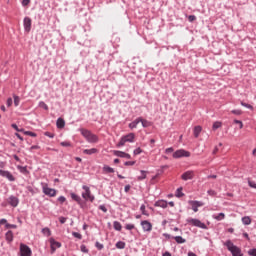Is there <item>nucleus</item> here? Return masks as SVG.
Returning <instances> with one entry per match:
<instances>
[{
	"mask_svg": "<svg viewBox=\"0 0 256 256\" xmlns=\"http://www.w3.org/2000/svg\"><path fill=\"white\" fill-rule=\"evenodd\" d=\"M79 132L81 133L82 137L86 139L88 143H99V136H97V134H93L91 130H87L85 128H79Z\"/></svg>",
	"mask_w": 256,
	"mask_h": 256,
	"instance_id": "nucleus-1",
	"label": "nucleus"
},
{
	"mask_svg": "<svg viewBox=\"0 0 256 256\" xmlns=\"http://www.w3.org/2000/svg\"><path fill=\"white\" fill-rule=\"evenodd\" d=\"M113 155H115V157H120L121 159H131V154L121 150H113Z\"/></svg>",
	"mask_w": 256,
	"mask_h": 256,
	"instance_id": "nucleus-16",
	"label": "nucleus"
},
{
	"mask_svg": "<svg viewBox=\"0 0 256 256\" xmlns=\"http://www.w3.org/2000/svg\"><path fill=\"white\" fill-rule=\"evenodd\" d=\"M213 219H215L216 221H223V219H225V213L220 212L218 214H214Z\"/></svg>",
	"mask_w": 256,
	"mask_h": 256,
	"instance_id": "nucleus-29",
	"label": "nucleus"
},
{
	"mask_svg": "<svg viewBox=\"0 0 256 256\" xmlns=\"http://www.w3.org/2000/svg\"><path fill=\"white\" fill-rule=\"evenodd\" d=\"M207 194L210 196V197H217V191L213 190V189H210L207 191Z\"/></svg>",
	"mask_w": 256,
	"mask_h": 256,
	"instance_id": "nucleus-43",
	"label": "nucleus"
},
{
	"mask_svg": "<svg viewBox=\"0 0 256 256\" xmlns=\"http://www.w3.org/2000/svg\"><path fill=\"white\" fill-rule=\"evenodd\" d=\"M194 177H195V172L193 170H188L181 175V180L189 181V180L193 179Z\"/></svg>",
	"mask_w": 256,
	"mask_h": 256,
	"instance_id": "nucleus-15",
	"label": "nucleus"
},
{
	"mask_svg": "<svg viewBox=\"0 0 256 256\" xmlns=\"http://www.w3.org/2000/svg\"><path fill=\"white\" fill-rule=\"evenodd\" d=\"M248 255L256 256V248H252V249L248 250Z\"/></svg>",
	"mask_w": 256,
	"mask_h": 256,
	"instance_id": "nucleus-57",
	"label": "nucleus"
},
{
	"mask_svg": "<svg viewBox=\"0 0 256 256\" xmlns=\"http://www.w3.org/2000/svg\"><path fill=\"white\" fill-rule=\"evenodd\" d=\"M102 171L103 173H115V169L111 168L109 165H104Z\"/></svg>",
	"mask_w": 256,
	"mask_h": 256,
	"instance_id": "nucleus-31",
	"label": "nucleus"
},
{
	"mask_svg": "<svg viewBox=\"0 0 256 256\" xmlns=\"http://www.w3.org/2000/svg\"><path fill=\"white\" fill-rule=\"evenodd\" d=\"M233 123L239 125V129H243V121L234 119Z\"/></svg>",
	"mask_w": 256,
	"mask_h": 256,
	"instance_id": "nucleus-47",
	"label": "nucleus"
},
{
	"mask_svg": "<svg viewBox=\"0 0 256 256\" xmlns=\"http://www.w3.org/2000/svg\"><path fill=\"white\" fill-rule=\"evenodd\" d=\"M6 229H17V225L16 224H6Z\"/></svg>",
	"mask_w": 256,
	"mask_h": 256,
	"instance_id": "nucleus-59",
	"label": "nucleus"
},
{
	"mask_svg": "<svg viewBox=\"0 0 256 256\" xmlns=\"http://www.w3.org/2000/svg\"><path fill=\"white\" fill-rule=\"evenodd\" d=\"M77 9L76 11H85L89 5V2L81 1V2H76Z\"/></svg>",
	"mask_w": 256,
	"mask_h": 256,
	"instance_id": "nucleus-20",
	"label": "nucleus"
},
{
	"mask_svg": "<svg viewBox=\"0 0 256 256\" xmlns=\"http://www.w3.org/2000/svg\"><path fill=\"white\" fill-rule=\"evenodd\" d=\"M38 107H40L41 109H44V111H47L49 109V106L43 101L39 102Z\"/></svg>",
	"mask_w": 256,
	"mask_h": 256,
	"instance_id": "nucleus-40",
	"label": "nucleus"
},
{
	"mask_svg": "<svg viewBox=\"0 0 256 256\" xmlns=\"http://www.w3.org/2000/svg\"><path fill=\"white\" fill-rule=\"evenodd\" d=\"M224 247H226V249L228 251L231 252L232 256H243V252L241 251V249L239 248V246L235 245L233 243V241H231V239L226 240L223 243Z\"/></svg>",
	"mask_w": 256,
	"mask_h": 256,
	"instance_id": "nucleus-2",
	"label": "nucleus"
},
{
	"mask_svg": "<svg viewBox=\"0 0 256 256\" xmlns=\"http://www.w3.org/2000/svg\"><path fill=\"white\" fill-rule=\"evenodd\" d=\"M13 99H14V105L15 107H19V103H21V98L17 95H13Z\"/></svg>",
	"mask_w": 256,
	"mask_h": 256,
	"instance_id": "nucleus-38",
	"label": "nucleus"
},
{
	"mask_svg": "<svg viewBox=\"0 0 256 256\" xmlns=\"http://www.w3.org/2000/svg\"><path fill=\"white\" fill-rule=\"evenodd\" d=\"M6 105H7V107H11V105H13V98H11V97L7 98Z\"/></svg>",
	"mask_w": 256,
	"mask_h": 256,
	"instance_id": "nucleus-56",
	"label": "nucleus"
},
{
	"mask_svg": "<svg viewBox=\"0 0 256 256\" xmlns=\"http://www.w3.org/2000/svg\"><path fill=\"white\" fill-rule=\"evenodd\" d=\"M242 107H246V109H250V111H253V105L247 104L245 102H241Z\"/></svg>",
	"mask_w": 256,
	"mask_h": 256,
	"instance_id": "nucleus-45",
	"label": "nucleus"
},
{
	"mask_svg": "<svg viewBox=\"0 0 256 256\" xmlns=\"http://www.w3.org/2000/svg\"><path fill=\"white\" fill-rule=\"evenodd\" d=\"M0 177H3L4 179H8L11 183L16 181L15 176L9 170H2L0 169Z\"/></svg>",
	"mask_w": 256,
	"mask_h": 256,
	"instance_id": "nucleus-10",
	"label": "nucleus"
},
{
	"mask_svg": "<svg viewBox=\"0 0 256 256\" xmlns=\"http://www.w3.org/2000/svg\"><path fill=\"white\" fill-rule=\"evenodd\" d=\"M42 193L47 197H57V190L54 188H49V184L41 183Z\"/></svg>",
	"mask_w": 256,
	"mask_h": 256,
	"instance_id": "nucleus-4",
	"label": "nucleus"
},
{
	"mask_svg": "<svg viewBox=\"0 0 256 256\" xmlns=\"http://www.w3.org/2000/svg\"><path fill=\"white\" fill-rule=\"evenodd\" d=\"M83 153L84 155H95V153H99V150L97 148L84 149Z\"/></svg>",
	"mask_w": 256,
	"mask_h": 256,
	"instance_id": "nucleus-24",
	"label": "nucleus"
},
{
	"mask_svg": "<svg viewBox=\"0 0 256 256\" xmlns=\"http://www.w3.org/2000/svg\"><path fill=\"white\" fill-rule=\"evenodd\" d=\"M70 197H71L72 201H75L81 209L84 208V203H83V199H81V196H79L75 192H70Z\"/></svg>",
	"mask_w": 256,
	"mask_h": 256,
	"instance_id": "nucleus-12",
	"label": "nucleus"
},
{
	"mask_svg": "<svg viewBox=\"0 0 256 256\" xmlns=\"http://www.w3.org/2000/svg\"><path fill=\"white\" fill-rule=\"evenodd\" d=\"M15 239V235L13 234L12 230H8L5 233V241L8 243V245H11L13 243V240Z\"/></svg>",
	"mask_w": 256,
	"mask_h": 256,
	"instance_id": "nucleus-18",
	"label": "nucleus"
},
{
	"mask_svg": "<svg viewBox=\"0 0 256 256\" xmlns=\"http://www.w3.org/2000/svg\"><path fill=\"white\" fill-rule=\"evenodd\" d=\"M188 203L189 205H191L192 211H194V213H197V211H199V207H203V205H205V203L198 200H190Z\"/></svg>",
	"mask_w": 256,
	"mask_h": 256,
	"instance_id": "nucleus-11",
	"label": "nucleus"
},
{
	"mask_svg": "<svg viewBox=\"0 0 256 256\" xmlns=\"http://www.w3.org/2000/svg\"><path fill=\"white\" fill-rule=\"evenodd\" d=\"M141 153H143V149H141V147H138L133 151V155L135 156L141 155Z\"/></svg>",
	"mask_w": 256,
	"mask_h": 256,
	"instance_id": "nucleus-46",
	"label": "nucleus"
},
{
	"mask_svg": "<svg viewBox=\"0 0 256 256\" xmlns=\"http://www.w3.org/2000/svg\"><path fill=\"white\" fill-rule=\"evenodd\" d=\"M82 189L84 190V192H82V198H84L85 201L93 203V201H95V195L91 194V188L87 185H83Z\"/></svg>",
	"mask_w": 256,
	"mask_h": 256,
	"instance_id": "nucleus-5",
	"label": "nucleus"
},
{
	"mask_svg": "<svg viewBox=\"0 0 256 256\" xmlns=\"http://www.w3.org/2000/svg\"><path fill=\"white\" fill-rule=\"evenodd\" d=\"M172 239H174L178 245H183V243H187V240L183 238V236H172Z\"/></svg>",
	"mask_w": 256,
	"mask_h": 256,
	"instance_id": "nucleus-22",
	"label": "nucleus"
},
{
	"mask_svg": "<svg viewBox=\"0 0 256 256\" xmlns=\"http://www.w3.org/2000/svg\"><path fill=\"white\" fill-rule=\"evenodd\" d=\"M0 225H5V227H6L7 225H9V222H7V219L2 218V219H0Z\"/></svg>",
	"mask_w": 256,
	"mask_h": 256,
	"instance_id": "nucleus-61",
	"label": "nucleus"
},
{
	"mask_svg": "<svg viewBox=\"0 0 256 256\" xmlns=\"http://www.w3.org/2000/svg\"><path fill=\"white\" fill-rule=\"evenodd\" d=\"M26 189L29 193H31V195H35L36 193H39V189L33 188L32 186H27Z\"/></svg>",
	"mask_w": 256,
	"mask_h": 256,
	"instance_id": "nucleus-34",
	"label": "nucleus"
},
{
	"mask_svg": "<svg viewBox=\"0 0 256 256\" xmlns=\"http://www.w3.org/2000/svg\"><path fill=\"white\" fill-rule=\"evenodd\" d=\"M125 229H127V231H133V229H135V224H126Z\"/></svg>",
	"mask_w": 256,
	"mask_h": 256,
	"instance_id": "nucleus-53",
	"label": "nucleus"
},
{
	"mask_svg": "<svg viewBox=\"0 0 256 256\" xmlns=\"http://www.w3.org/2000/svg\"><path fill=\"white\" fill-rule=\"evenodd\" d=\"M95 247H96V249H98V251H102V249L105 248V246L102 243H100L99 241L95 242Z\"/></svg>",
	"mask_w": 256,
	"mask_h": 256,
	"instance_id": "nucleus-41",
	"label": "nucleus"
},
{
	"mask_svg": "<svg viewBox=\"0 0 256 256\" xmlns=\"http://www.w3.org/2000/svg\"><path fill=\"white\" fill-rule=\"evenodd\" d=\"M173 159H181L183 157H191V152L185 150V149H179L176 150L173 154H172Z\"/></svg>",
	"mask_w": 256,
	"mask_h": 256,
	"instance_id": "nucleus-7",
	"label": "nucleus"
},
{
	"mask_svg": "<svg viewBox=\"0 0 256 256\" xmlns=\"http://www.w3.org/2000/svg\"><path fill=\"white\" fill-rule=\"evenodd\" d=\"M125 242L123 241H118L116 244H115V247L116 249H125Z\"/></svg>",
	"mask_w": 256,
	"mask_h": 256,
	"instance_id": "nucleus-39",
	"label": "nucleus"
},
{
	"mask_svg": "<svg viewBox=\"0 0 256 256\" xmlns=\"http://www.w3.org/2000/svg\"><path fill=\"white\" fill-rule=\"evenodd\" d=\"M34 149H41V146H39V145H32V146L29 148V151H34Z\"/></svg>",
	"mask_w": 256,
	"mask_h": 256,
	"instance_id": "nucleus-64",
	"label": "nucleus"
},
{
	"mask_svg": "<svg viewBox=\"0 0 256 256\" xmlns=\"http://www.w3.org/2000/svg\"><path fill=\"white\" fill-rule=\"evenodd\" d=\"M58 220H59V223H61V225H65V223H67V217L65 216H60Z\"/></svg>",
	"mask_w": 256,
	"mask_h": 256,
	"instance_id": "nucleus-48",
	"label": "nucleus"
},
{
	"mask_svg": "<svg viewBox=\"0 0 256 256\" xmlns=\"http://www.w3.org/2000/svg\"><path fill=\"white\" fill-rule=\"evenodd\" d=\"M231 113L233 115H243V110H241V109H234V110H231Z\"/></svg>",
	"mask_w": 256,
	"mask_h": 256,
	"instance_id": "nucleus-44",
	"label": "nucleus"
},
{
	"mask_svg": "<svg viewBox=\"0 0 256 256\" xmlns=\"http://www.w3.org/2000/svg\"><path fill=\"white\" fill-rule=\"evenodd\" d=\"M41 233L43 235H46V237H51V229L49 227H45L41 230Z\"/></svg>",
	"mask_w": 256,
	"mask_h": 256,
	"instance_id": "nucleus-35",
	"label": "nucleus"
},
{
	"mask_svg": "<svg viewBox=\"0 0 256 256\" xmlns=\"http://www.w3.org/2000/svg\"><path fill=\"white\" fill-rule=\"evenodd\" d=\"M113 227H114L115 231H121V229H123V226L121 225V222H119V221H114Z\"/></svg>",
	"mask_w": 256,
	"mask_h": 256,
	"instance_id": "nucleus-33",
	"label": "nucleus"
},
{
	"mask_svg": "<svg viewBox=\"0 0 256 256\" xmlns=\"http://www.w3.org/2000/svg\"><path fill=\"white\" fill-rule=\"evenodd\" d=\"M57 129H63L65 127V119L59 117L56 121Z\"/></svg>",
	"mask_w": 256,
	"mask_h": 256,
	"instance_id": "nucleus-25",
	"label": "nucleus"
},
{
	"mask_svg": "<svg viewBox=\"0 0 256 256\" xmlns=\"http://www.w3.org/2000/svg\"><path fill=\"white\" fill-rule=\"evenodd\" d=\"M61 147H71V142L69 141H63L60 143Z\"/></svg>",
	"mask_w": 256,
	"mask_h": 256,
	"instance_id": "nucleus-55",
	"label": "nucleus"
},
{
	"mask_svg": "<svg viewBox=\"0 0 256 256\" xmlns=\"http://www.w3.org/2000/svg\"><path fill=\"white\" fill-rule=\"evenodd\" d=\"M44 135H45V137H49V139L55 138V133H53V132L46 131V132H44Z\"/></svg>",
	"mask_w": 256,
	"mask_h": 256,
	"instance_id": "nucleus-42",
	"label": "nucleus"
},
{
	"mask_svg": "<svg viewBox=\"0 0 256 256\" xmlns=\"http://www.w3.org/2000/svg\"><path fill=\"white\" fill-rule=\"evenodd\" d=\"M72 235L76 238V239H83V235H81V233L79 232H72Z\"/></svg>",
	"mask_w": 256,
	"mask_h": 256,
	"instance_id": "nucleus-52",
	"label": "nucleus"
},
{
	"mask_svg": "<svg viewBox=\"0 0 256 256\" xmlns=\"http://www.w3.org/2000/svg\"><path fill=\"white\" fill-rule=\"evenodd\" d=\"M136 161H126L124 162L125 167H133L135 165Z\"/></svg>",
	"mask_w": 256,
	"mask_h": 256,
	"instance_id": "nucleus-54",
	"label": "nucleus"
},
{
	"mask_svg": "<svg viewBox=\"0 0 256 256\" xmlns=\"http://www.w3.org/2000/svg\"><path fill=\"white\" fill-rule=\"evenodd\" d=\"M98 209H99L100 211H103V213H107V207L105 206V204L100 205V206L98 207Z\"/></svg>",
	"mask_w": 256,
	"mask_h": 256,
	"instance_id": "nucleus-58",
	"label": "nucleus"
},
{
	"mask_svg": "<svg viewBox=\"0 0 256 256\" xmlns=\"http://www.w3.org/2000/svg\"><path fill=\"white\" fill-rule=\"evenodd\" d=\"M33 255V251L27 244L21 243L20 244V256H31Z\"/></svg>",
	"mask_w": 256,
	"mask_h": 256,
	"instance_id": "nucleus-8",
	"label": "nucleus"
},
{
	"mask_svg": "<svg viewBox=\"0 0 256 256\" xmlns=\"http://www.w3.org/2000/svg\"><path fill=\"white\" fill-rule=\"evenodd\" d=\"M187 17H188L189 23H193V22L197 21V16H195V15H189Z\"/></svg>",
	"mask_w": 256,
	"mask_h": 256,
	"instance_id": "nucleus-50",
	"label": "nucleus"
},
{
	"mask_svg": "<svg viewBox=\"0 0 256 256\" xmlns=\"http://www.w3.org/2000/svg\"><path fill=\"white\" fill-rule=\"evenodd\" d=\"M248 185H249V187H251L252 189H256V183H255V181L249 180V181H248Z\"/></svg>",
	"mask_w": 256,
	"mask_h": 256,
	"instance_id": "nucleus-60",
	"label": "nucleus"
},
{
	"mask_svg": "<svg viewBox=\"0 0 256 256\" xmlns=\"http://www.w3.org/2000/svg\"><path fill=\"white\" fill-rule=\"evenodd\" d=\"M140 225L144 232H151L153 231V224L149 220H142Z\"/></svg>",
	"mask_w": 256,
	"mask_h": 256,
	"instance_id": "nucleus-13",
	"label": "nucleus"
},
{
	"mask_svg": "<svg viewBox=\"0 0 256 256\" xmlns=\"http://www.w3.org/2000/svg\"><path fill=\"white\" fill-rule=\"evenodd\" d=\"M201 131H203V127L199 125L194 127L193 135L196 139L199 137V135H201Z\"/></svg>",
	"mask_w": 256,
	"mask_h": 256,
	"instance_id": "nucleus-23",
	"label": "nucleus"
},
{
	"mask_svg": "<svg viewBox=\"0 0 256 256\" xmlns=\"http://www.w3.org/2000/svg\"><path fill=\"white\" fill-rule=\"evenodd\" d=\"M175 197L181 199V197H185V193H183V187H179L176 190Z\"/></svg>",
	"mask_w": 256,
	"mask_h": 256,
	"instance_id": "nucleus-30",
	"label": "nucleus"
},
{
	"mask_svg": "<svg viewBox=\"0 0 256 256\" xmlns=\"http://www.w3.org/2000/svg\"><path fill=\"white\" fill-rule=\"evenodd\" d=\"M223 127V123L221 121H216L212 125V130L217 131V129H221Z\"/></svg>",
	"mask_w": 256,
	"mask_h": 256,
	"instance_id": "nucleus-32",
	"label": "nucleus"
},
{
	"mask_svg": "<svg viewBox=\"0 0 256 256\" xmlns=\"http://www.w3.org/2000/svg\"><path fill=\"white\" fill-rule=\"evenodd\" d=\"M7 203L10 207H17L19 205V198L17 196H9Z\"/></svg>",
	"mask_w": 256,
	"mask_h": 256,
	"instance_id": "nucleus-17",
	"label": "nucleus"
},
{
	"mask_svg": "<svg viewBox=\"0 0 256 256\" xmlns=\"http://www.w3.org/2000/svg\"><path fill=\"white\" fill-rule=\"evenodd\" d=\"M140 118H136L134 121L128 124L129 129H137V124L140 123Z\"/></svg>",
	"mask_w": 256,
	"mask_h": 256,
	"instance_id": "nucleus-28",
	"label": "nucleus"
},
{
	"mask_svg": "<svg viewBox=\"0 0 256 256\" xmlns=\"http://www.w3.org/2000/svg\"><path fill=\"white\" fill-rule=\"evenodd\" d=\"M139 119L144 129H147V127H151V121H148L147 119H143V117H139Z\"/></svg>",
	"mask_w": 256,
	"mask_h": 256,
	"instance_id": "nucleus-27",
	"label": "nucleus"
},
{
	"mask_svg": "<svg viewBox=\"0 0 256 256\" xmlns=\"http://www.w3.org/2000/svg\"><path fill=\"white\" fill-rule=\"evenodd\" d=\"M187 223L193 225V227H198L199 229H208L205 223L201 222V220L197 218H188Z\"/></svg>",
	"mask_w": 256,
	"mask_h": 256,
	"instance_id": "nucleus-6",
	"label": "nucleus"
},
{
	"mask_svg": "<svg viewBox=\"0 0 256 256\" xmlns=\"http://www.w3.org/2000/svg\"><path fill=\"white\" fill-rule=\"evenodd\" d=\"M141 175L137 176V181H145L147 179V174L149 173L148 171L145 170H140Z\"/></svg>",
	"mask_w": 256,
	"mask_h": 256,
	"instance_id": "nucleus-26",
	"label": "nucleus"
},
{
	"mask_svg": "<svg viewBox=\"0 0 256 256\" xmlns=\"http://www.w3.org/2000/svg\"><path fill=\"white\" fill-rule=\"evenodd\" d=\"M242 223L243 225H251V217L249 216L242 217Z\"/></svg>",
	"mask_w": 256,
	"mask_h": 256,
	"instance_id": "nucleus-36",
	"label": "nucleus"
},
{
	"mask_svg": "<svg viewBox=\"0 0 256 256\" xmlns=\"http://www.w3.org/2000/svg\"><path fill=\"white\" fill-rule=\"evenodd\" d=\"M80 251H81L82 253H89V250H88L87 246H85V244H82V245L80 246Z\"/></svg>",
	"mask_w": 256,
	"mask_h": 256,
	"instance_id": "nucleus-51",
	"label": "nucleus"
},
{
	"mask_svg": "<svg viewBox=\"0 0 256 256\" xmlns=\"http://www.w3.org/2000/svg\"><path fill=\"white\" fill-rule=\"evenodd\" d=\"M154 207H161V209H167L168 202L167 200L160 199L154 203Z\"/></svg>",
	"mask_w": 256,
	"mask_h": 256,
	"instance_id": "nucleus-19",
	"label": "nucleus"
},
{
	"mask_svg": "<svg viewBox=\"0 0 256 256\" xmlns=\"http://www.w3.org/2000/svg\"><path fill=\"white\" fill-rule=\"evenodd\" d=\"M31 25H32V20L29 18V16H26L23 20V27L25 33H31Z\"/></svg>",
	"mask_w": 256,
	"mask_h": 256,
	"instance_id": "nucleus-14",
	"label": "nucleus"
},
{
	"mask_svg": "<svg viewBox=\"0 0 256 256\" xmlns=\"http://www.w3.org/2000/svg\"><path fill=\"white\" fill-rule=\"evenodd\" d=\"M173 151H175V149H173V147H169V148H166L165 153L169 155L170 153H173Z\"/></svg>",
	"mask_w": 256,
	"mask_h": 256,
	"instance_id": "nucleus-62",
	"label": "nucleus"
},
{
	"mask_svg": "<svg viewBox=\"0 0 256 256\" xmlns=\"http://www.w3.org/2000/svg\"><path fill=\"white\" fill-rule=\"evenodd\" d=\"M125 143H135V133H128L122 136L116 147H124Z\"/></svg>",
	"mask_w": 256,
	"mask_h": 256,
	"instance_id": "nucleus-3",
	"label": "nucleus"
},
{
	"mask_svg": "<svg viewBox=\"0 0 256 256\" xmlns=\"http://www.w3.org/2000/svg\"><path fill=\"white\" fill-rule=\"evenodd\" d=\"M49 243H50L51 253H55L57 249H61L62 247L61 242L56 241L55 238L53 237L49 238Z\"/></svg>",
	"mask_w": 256,
	"mask_h": 256,
	"instance_id": "nucleus-9",
	"label": "nucleus"
},
{
	"mask_svg": "<svg viewBox=\"0 0 256 256\" xmlns=\"http://www.w3.org/2000/svg\"><path fill=\"white\" fill-rule=\"evenodd\" d=\"M57 202L60 204V205H65V203H67V198L65 196H59L57 198Z\"/></svg>",
	"mask_w": 256,
	"mask_h": 256,
	"instance_id": "nucleus-37",
	"label": "nucleus"
},
{
	"mask_svg": "<svg viewBox=\"0 0 256 256\" xmlns=\"http://www.w3.org/2000/svg\"><path fill=\"white\" fill-rule=\"evenodd\" d=\"M17 169L20 173H22V175H25L26 177L31 175V172L27 169V166L18 165Z\"/></svg>",
	"mask_w": 256,
	"mask_h": 256,
	"instance_id": "nucleus-21",
	"label": "nucleus"
},
{
	"mask_svg": "<svg viewBox=\"0 0 256 256\" xmlns=\"http://www.w3.org/2000/svg\"><path fill=\"white\" fill-rule=\"evenodd\" d=\"M11 127H12V129H14L15 131H17L16 133H19V126H17V124H15V123H12L11 124Z\"/></svg>",
	"mask_w": 256,
	"mask_h": 256,
	"instance_id": "nucleus-63",
	"label": "nucleus"
},
{
	"mask_svg": "<svg viewBox=\"0 0 256 256\" xmlns=\"http://www.w3.org/2000/svg\"><path fill=\"white\" fill-rule=\"evenodd\" d=\"M140 211H141L142 215H146V217H149V214L145 211V204H142L140 206Z\"/></svg>",
	"mask_w": 256,
	"mask_h": 256,
	"instance_id": "nucleus-49",
	"label": "nucleus"
}]
</instances>
